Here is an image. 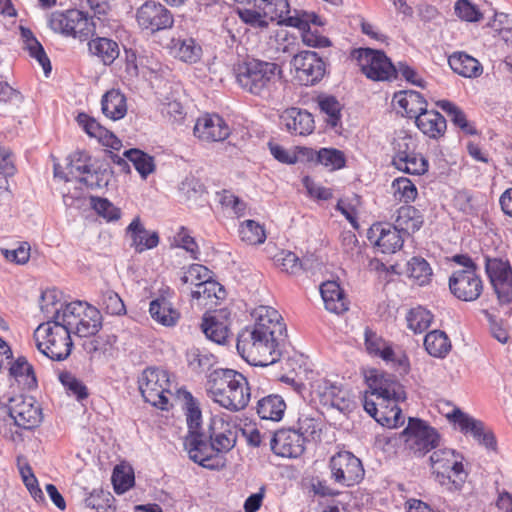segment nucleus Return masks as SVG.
<instances>
[{
  "label": "nucleus",
  "instance_id": "bb28decb",
  "mask_svg": "<svg viewBox=\"0 0 512 512\" xmlns=\"http://www.w3.org/2000/svg\"><path fill=\"white\" fill-rule=\"evenodd\" d=\"M393 101L404 110L409 118L419 117L427 111V101L417 91L405 90L394 94Z\"/></svg>",
  "mask_w": 512,
  "mask_h": 512
},
{
  "label": "nucleus",
  "instance_id": "f257e3e1",
  "mask_svg": "<svg viewBox=\"0 0 512 512\" xmlns=\"http://www.w3.org/2000/svg\"><path fill=\"white\" fill-rule=\"evenodd\" d=\"M253 315L255 324L239 333L236 348L249 364L265 367L279 360L286 327L278 311L270 306H259Z\"/></svg>",
  "mask_w": 512,
  "mask_h": 512
},
{
  "label": "nucleus",
  "instance_id": "72a5a7b5",
  "mask_svg": "<svg viewBox=\"0 0 512 512\" xmlns=\"http://www.w3.org/2000/svg\"><path fill=\"white\" fill-rule=\"evenodd\" d=\"M424 223L422 213L414 206L405 205L397 210L394 225L407 234L418 231Z\"/></svg>",
  "mask_w": 512,
  "mask_h": 512
},
{
  "label": "nucleus",
  "instance_id": "dca6fc26",
  "mask_svg": "<svg viewBox=\"0 0 512 512\" xmlns=\"http://www.w3.org/2000/svg\"><path fill=\"white\" fill-rule=\"evenodd\" d=\"M367 238L387 254L395 253L404 242L401 231L389 223L373 224L367 232Z\"/></svg>",
  "mask_w": 512,
  "mask_h": 512
},
{
  "label": "nucleus",
  "instance_id": "39448f33",
  "mask_svg": "<svg viewBox=\"0 0 512 512\" xmlns=\"http://www.w3.org/2000/svg\"><path fill=\"white\" fill-rule=\"evenodd\" d=\"M206 387L209 397L230 412L245 409L250 401L248 380L233 369L213 370L208 376Z\"/></svg>",
  "mask_w": 512,
  "mask_h": 512
},
{
  "label": "nucleus",
  "instance_id": "a18cd8bd",
  "mask_svg": "<svg viewBox=\"0 0 512 512\" xmlns=\"http://www.w3.org/2000/svg\"><path fill=\"white\" fill-rule=\"evenodd\" d=\"M201 329L209 340L217 344H224L228 338V326L215 316L204 317Z\"/></svg>",
  "mask_w": 512,
  "mask_h": 512
},
{
  "label": "nucleus",
  "instance_id": "f3484780",
  "mask_svg": "<svg viewBox=\"0 0 512 512\" xmlns=\"http://www.w3.org/2000/svg\"><path fill=\"white\" fill-rule=\"evenodd\" d=\"M329 466L335 480L362 479L365 473L360 459L348 451L339 452L332 456Z\"/></svg>",
  "mask_w": 512,
  "mask_h": 512
},
{
  "label": "nucleus",
  "instance_id": "49530a36",
  "mask_svg": "<svg viewBox=\"0 0 512 512\" xmlns=\"http://www.w3.org/2000/svg\"><path fill=\"white\" fill-rule=\"evenodd\" d=\"M415 149L416 143L412 136L405 132H401L393 141L394 156L392 164L394 166L402 165L403 161L416 153Z\"/></svg>",
  "mask_w": 512,
  "mask_h": 512
},
{
  "label": "nucleus",
  "instance_id": "7ed1b4c3",
  "mask_svg": "<svg viewBox=\"0 0 512 512\" xmlns=\"http://www.w3.org/2000/svg\"><path fill=\"white\" fill-rule=\"evenodd\" d=\"M234 75L244 92L265 102L279 100L283 86V70L279 64L248 59L235 65Z\"/></svg>",
  "mask_w": 512,
  "mask_h": 512
},
{
  "label": "nucleus",
  "instance_id": "69168bd1",
  "mask_svg": "<svg viewBox=\"0 0 512 512\" xmlns=\"http://www.w3.org/2000/svg\"><path fill=\"white\" fill-rule=\"evenodd\" d=\"M395 168L407 174L423 175L428 170V161L421 154L415 153Z\"/></svg>",
  "mask_w": 512,
  "mask_h": 512
},
{
  "label": "nucleus",
  "instance_id": "6e6552de",
  "mask_svg": "<svg viewBox=\"0 0 512 512\" xmlns=\"http://www.w3.org/2000/svg\"><path fill=\"white\" fill-rule=\"evenodd\" d=\"M353 57L369 79L385 81L397 78L396 67L382 51L360 48L353 52Z\"/></svg>",
  "mask_w": 512,
  "mask_h": 512
},
{
  "label": "nucleus",
  "instance_id": "58836bf2",
  "mask_svg": "<svg viewBox=\"0 0 512 512\" xmlns=\"http://www.w3.org/2000/svg\"><path fill=\"white\" fill-rule=\"evenodd\" d=\"M102 327V316L100 311L91 306L88 311L78 319L72 333L79 337L94 336Z\"/></svg>",
  "mask_w": 512,
  "mask_h": 512
},
{
  "label": "nucleus",
  "instance_id": "6e6d98bb",
  "mask_svg": "<svg viewBox=\"0 0 512 512\" xmlns=\"http://www.w3.org/2000/svg\"><path fill=\"white\" fill-rule=\"evenodd\" d=\"M316 159L331 171L343 168L346 163L344 153L335 148H321L316 152Z\"/></svg>",
  "mask_w": 512,
  "mask_h": 512
},
{
  "label": "nucleus",
  "instance_id": "20e7f679",
  "mask_svg": "<svg viewBox=\"0 0 512 512\" xmlns=\"http://www.w3.org/2000/svg\"><path fill=\"white\" fill-rule=\"evenodd\" d=\"M42 420V408L32 396H13L9 398L6 410L0 411V436L20 444L25 432L37 428Z\"/></svg>",
  "mask_w": 512,
  "mask_h": 512
},
{
  "label": "nucleus",
  "instance_id": "9b49d317",
  "mask_svg": "<svg viewBox=\"0 0 512 512\" xmlns=\"http://www.w3.org/2000/svg\"><path fill=\"white\" fill-rule=\"evenodd\" d=\"M295 78L300 84L313 86L320 82L326 73V63L314 51H300L291 60Z\"/></svg>",
  "mask_w": 512,
  "mask_h": 512
},
{
  "label": "nucleus",
  "instance_id": "473e14b6",
  "mask_svg": "<svg viewBox=\"0 0 512 512\" xmlns=\"http://www.w3.org/2000/svg\"><path fill=\"white\" fill-rule=\"evenodd\" d=\"M9 375L25 389L31 390L37 387L34 368L23 356L10 362Z\"/></svg>",
  "mask_w": 512,
  "mask_h": 512
},
{
  "label": "nucleus",
  "instance_id": "393cba45",
  "mask_svg": "<svg viewBox=\"0 0 512 512\" xmlns=\"http://www.w3.org/2000/svg\"><path fill=\"white\" fill-rule=\"evenodd\" d=\"M167 47L170 54L186 63H196L201 58L202 48L191 37H172Z\"/></svg>",
  "mask_w": 512,
  "mask_h": 512
},
{
  "label": "nucleus",
  "instance_id": "aec40b11",
  "mask_svg": "<svg viewBox=\"0 0 512 512\" xmlns=\"http://www.w3.org/2000/svg\"><path fill=\"white\" fill-rule=\"evenodd\" d=\"M372 395H377L383 400H394L396 402L405 399L403 386L392 375H375L368 378Z\"/></svg>",
  "mask_w": 512,
  "mask_h": 512
},
{
  "label": "nucleus",
  "instance_id": "c85d7f7f",
  "mask_svg": "<svg viewBox=\"0 0 512 512\" xmlns=\"http://www.w3.org/2000/svg\"><path fill=\"white\" fill-rule=\"evenodd\" d=\"M127 233L131 236L132 246L140 253L156 247L159 243L158 233L146 230L139 217L132 220L127 227Z\"/></svg>",
  "mask_w": 512,
  "mask_h": 512
},
{
  "label": "nucleus",
  "instance_id": "c9c22d12",
  "mask_svg": "<svg viewBox=\"0 0 512 512\" xmlns=\"http://www.w3.org/2000/svg\"><path fill=\"white\" fill-rule=\"evenodd\" d=\"M286 410V403L280 395L271 394L261 398L257 403V414L263 420L278 422Z\"/></svg>",
  "mask_w": 512,
  "mask_h": 512
},
{
  "label": "nucleus",
  "instance_id": "c756f323",
  "mask_svg": "<svg viewBox=\"0 0 512 512\" xmlns=\"http://www.w3.org/2000/svg\"><path fill=\"white\" fill-rule=\"evenodd\" d=\"M450 68L466 78L479 77L483 72L480 62L465 52H455L448 58Z\"/></svg>",
  "mask_w": 512,
  "mask_h": 512
},
{
  "label": "nucleus",
  "instance_id": "a19ab883",
  "mask_svg": "<svg viewBox=\"0 0 512 512\" xmlns=\"http://www.w3.org/2000/svg\"><path fill=\"white\" fill-rule=\"evenodd\" d=\"M90 307L91 305L87 302L79 300L64 304L59 314L60 317L56 321L59 322L60 325L66 326L67 330H70L72 333L78 319H80V317L84 315Z\"/></svg>",
  "mask_w": 512,
  "mask_h": 512
},
{
  "label": "nucleus",
  "instance_id": "c03bdc74",
  "mask_svg": "<svg viewBox=\"0 0 512 512\" xmlns=\"http://www.w3.org/2000/svg\"><path fill=\"white\" fill-rule=\"evenodd\" d=\"M124 157L131 162L140 174L141 178L146 179L151 173L155 171L154 158L142 150L132 148L124 152Z\"/></svg>",
  "mask_w": 512,
  "mask_h": 512
},
{
  "label": "nucleus",
  "instance_id": "423d86ee",
  "mask_svg": "<svg viewBox=\"0 0 512 512\" xmlns=\"http://www.w3.org/2000/svg\"><path fill=\"white\" fill-rule=\"evenodd\" d=\"M33 336L37 349L53 361H63L71 354V332L57 321L41 323Z\"/></svg>",
  "mask_w": 512,
  "mask_h": 512
},
{
  "label": "nucleus",
  "instance_id": "f03ea898",
  "mask_svg": "<svg viewBox=\"0 0 512 512\" xmlns=\"http://www.w3.org/2000/svg\"><path fill=\"white\" fill-rule=\"evenodd\" d=\"M240 428L223 416L211 418L208 434L185 437L184 446L189 458L204 468L217 470L225 465L224 454L237 442Z\"/></svg>",
  "mask_w": 512,
  "mask_h": 512
},
{
  "label": "nucleus",
  "instance_id": "37998d69",
  "mask_svg": "<svg viewBox=\"0 0 512 512\" xmlns=\"http://www.w3.org/2000/svg\"><path fill=\"white\" fill-rule=\"evenodd\" d=\"M426 351L433 357L443 358L451 349V342L445 332L433 330L424 338Z\"/></svg>",
  "mask_w": 512,
  "mask_h": 512
},
{
  "label": "nucleus",
  "instance_id": "4d7b16f0",
  "mask_svg": "<svg viewBox=\"0 0 512 512\" xmlns=\"http://www.w3.org/2000/svg\"><path fill=\"white\" fill-rule=\"evenodd\" d=\"M408 327L415 333H422L430 326L433 315L421 306L413 308L407 314Z\"/></svg>",
  "mask_w": 512,
  "mask_h": 512
},
{
  "label": "nucleus",
  "instance_id": "4c0bfd02",
  "mask_svg": "<svg viewBox=\"0 0 512 512\" xmlns=\"http://www.w3.org/2000/svg\"><path fill=\"white\" fill-rule=\"evenodd\" d=\"M254 4L271 21L287 24V19L291 17L288 0H255Z\"/></svg>",
  "mask_w": 512,
  "mask_h": 512
},
{
  "label": "nucleus",
  "instance_id": "ddd939ff",
  "mask_svg": "<svg viewBox=\"0 0 512 512\" xmlns=\"http://www.w3.org/2000/svg\"><path fill=\"white\" fill-rule=\"evenodd\" d=\"M450 292L459 300L471 302L477 300L483 290V283L477 271L455 270L449 277Z\"/></svg>",
  "mask_w": 512,
  "mask_h": 512
},
{
  "label": "nucleus",
  "instance_id": "a211bd4d",
  "mask_svg": "<svg viewBox=\"0 0 512 512\" xmlns=\"http://www.w3.org/2000/svg\"><path fill=\"white\" fill-rule=\"evenodd\" d=\"M193 132L201 141L219 142L228 138L230 128L219 115L206 114L197 119Z\"/></svg>",
  "mask_w": 512,
  "mask_h": 512
},
{
  "label": "nucleus",
  "instance_id": "cd10ccee",
  "mask_svg": "<svg viewBox=\"0 0 512 512\" xmlns=\"http://www.w3.org/2000/svg\"><path fill=\"white\" fill-rule=\"evenodd\" d=\"M418 129L432 139L442 137L446 131V119L436 110H427L415 120Z\"/></svg>",
  "mask_w": 512,
  "mask_h": 512
},
{
  "label": "nucleus",
  "instance_id": "5fc2aeb1",
  "mask_svg": "<svg viewBox=\"0 0 512 512\" xmlns=\"http://www.w3.org/2000/svg\"><path fill=\"white\" fill-rule=\"evenodd\" d=\"M66 160V170H69L71 178L77 181L92 167L90 163L91 158L84 151H76L72 153Z\"/></svg>",
  "mask_w": 512,
  "mask_h": 512
},
{
  "label": "nucleus",
  "instance_id": "4468645a",
  "mask_svg": "<svg viewBox=\"0 0 512 512\" xmlns=\"http://www.w3.org/2000/svg\"><path fill=\"white\" fill-rule=\"evenodd\" d=\"M324 23L315 13L303 12L287 19V25L296 27L301 32L305 45L310 47H329L330 40L319 34L318 28Z\"/></svg>",
  "mask_w": 512,
  "mask_h": 512
},
{
  "label": "nucleus",
  "instance_id": "0e129e2a",
  "mask_svg": "<svg viewBox=\"0 0 512 512\" xmlns=\"http://www.w3.org/2000/svg\"><path fill=\"white\" fill-rule=\"evenodd\" d=\"M91 204L96 213L107 221H116L121 210L105 198L91 197Z\"/></svg>",
  "mask_w": 512,
  "mask_h": 512
},
{
  "label": "nucleus",
  "instance_id": "ea45409f",
  "mask_svg": "<svg viewBox=\"0 0 512 512\" xmlns=\"http://www.w3.org/2000/svg\"><path fill=\"white\" fill-rule=\"evenodd\" d=\"M448 418L457 423L463 433H470L477 441L487 429L482 421L469 416L459 408L453 409V411L448 414Z\"/></svg>",
  "mask_w": 512,
  "mask_h": 512
},
{
  "label": "nucleus",
  "instance_id": "2f4dec72",
  "mask_svg": "<svg viewBox=\"0 0 512 512\" xmlns=\"http://www.w3.org/2000/svg\"><path fill=\"white\" fill-rule=\"evenodd\" d=\"M105 27L104 20L99 16L96 19L80 11V19H78L77 25L74 26L73 38L80 41H89L98 34H106Z\"/></svg>",
  "mask_w": 512,
  "mask_h": 512
},
{
  "label": "nucleus",
  "instance_id": "f8f14e48",
  "mask_svg": "<svg viewBox=\"0 0 512 512\" xmlns=\"http://www.w3.org/2000/svg\"><path fill=\"white\" fill-rule=\"evenodd\" d=\"M138 26L151 34L170 29L174 23L173 14L164 5L146 1L136 11Z\"/></svg>",
  "mask_w": 512,
  "mask_h": 512
},
{
  "label": "nucleus",
  "instance_id": "b1692460",
  "mask_svg": "<svg viewBox=\"0 0 512 512\" xmlns=\"http://www.w3.org/2000/svg\"><path fill=\"white\" fill-rule=\"evenodd\" d=\"M105 34H98L88 41V51L92 56L97 57L104 65L109 66L120 55L118 42L110 39Z\"/></svg>",
  "mask_w": 512,
  "mask_h": 512
},
{
  "label": "nucleus",
  "instance_id": "13d9d810",
  "mask_svg": "<svg viewBox=\"0 0 512 512\" xmlns=\"http://www.w3.org/2000/svg\"><path fill=\"white\" fill-rule=\"evenodd\" d=\"M318 106L327 115L326 122L336 127L341 119V105L334 96H319Z\"/></svg>",
  "mask_w": 512,
  "mask_h": 512
},
{
  "label": "nucleus",
  "instance_id": "a878e982",
  "mask_svg": "<svg viewBox=\"0 0 512 512\" xmlns=\"http://www.w3.org/2000/svg\"><path fill=\"white\" fill-rule=\"evenodd\" d=\"M320 293L325 308L335 314H341L348 310V302L344 291L335 281H327L320 286Z\"/></svg>",
  "mask_w": 512,
  "mask_h": 512
},
{
  "label": "nucleus",
  "instance_id": "e2e57ef3",
  "mask_svg": "<svg viewBox=\"0 0 512 512\" xmlns=\"http://www.w3.org/2000/svg\"><path fill=\"white\" fill-rule=\"evenodd\" d=\"M211 276V271L201 264L190 265L181 276L182 284L194 285L197 289V284L202 283Z\"/></svg>",
  "mask_w": 512,
  "mask_h": 512
},
{
  "label": "nucleus",
  "instance_id": "09e8293b",
  "mask_svg": "<svg viewBox=\"0 0 512 512\" xmlns=\"http://www.w3.org/2000/svg\"><path fill=\"white\" fill-rule=\"evenodd\" d=\"M407 274L415 282L422 286L428 284L432 277V269L429 263L422 257H413L407 263Z\"/></svg>",
  "mask_w": 512,
  "mask_h": 512
},
{
  "label": "nucleus",
  "instance_id": "2eb2a0df",
  "mask_svg": "<svg viewBox=\"0 0 512 512\" xmlns=\"http://www.w3.org/2000/svg\"><path fill=\"white\" fill-rule=\"evenodd\" d=\"M305 440L294 428L278 430L270 437L272 451L281 457L297 458L305 450Z\"/></svg>",
  "mask_w": 512,
  "mask_h": 512
},
{
  "label": "nucleus",
  "instance_id": "79ce46f5",
  "mask_svg": "<svg viewBox=\"0 0 512 512\" xmlns=\"http://www.w3.org/2000/svg\"><path fill=\"white\" fill-rule=\"evenodd\" d=\"M436 105L441 108L448 115L450 121L464 133L469 135L477 134L476 128L467 120L466 114L457 105L448 100H440Z\"/></svg>",
  "mask_w": 512,
  "mask_h": 512
},
{
  "label": "nucleus",
  "instance_id": "412c9836",
  "mask_svg": "<svg viewBox=\"0 0 512 512\" xmlns=\"http://www.w3.org/2000/svg\"><path fill=\"white\" fill-rule=\"evenodd\" d=\"M280 119L286 129L295 135L311 134L315 128L312 114L299 108L285 110Z\"/></svg>",
  "mask_w": 512,
  "mask_h": 512
},
{
  "label": "nucleus",
  "instance_id": "603ef678",
  "mask_svg": "<svg viewBox=\"0 0 512 512\" xmlns=\"http://www.w3.org/2000/svg\"><path fill=\"white\" fill-rule=\"evenodd\" d=\"M115 499L110 491L103 489H94L85 498L87 507L96 510V512L114 511L113 503Z\"/></svg>",
  "mask_w": 512,
  "mask_h": 512
},
{
  "label": "nucleus",
  "instance_id": "bf43d9fd",
  "mask_svg": "<svg viewBox=\"0 0 512 512\" xmlns=\"http://www.w3.org/2000/svg\"><path fill=\"white\" fill-rule=\"evenodd\" d=\"M274 262L281 271L291 275H296L302 271L301 260L291 251H280L274 256Z\"/></svg>",
  "mask_w": 512,
  "mask_h": 512
},
{
  "label": "nucleus",
  "instance_id": "5701e85b",
  "mask_svg": "<svg viewBox=\"0 0 512 512\" xmlns=\"http://www.w3.org/2000/svg\"><path fill=\"white\" fill-rule=\"evenodd\" d=\"M77 122L90 137L98 139L102 145L114 150H119L121 148V140L89 115L79 113L77 116Z\"/></svg>",
  "mask_w": 512,
  "mask_h": 512
},
{
  "label": "nucleus",
  "instance_id": "de8ad7c7",
  "mask_svg": "<svg viewBox=\"0 0 512 512\" xmlns=\"http://www.w3.org/2000/svg\"><path fill=\"white\" fill-rule=\"evenodd\" d=\"M238 232L240 239L248 245H259L266 240L264 227L254 220L243 221Z\"/></svg>",
  "mask_w": 512,
  "mask_h": 512
},
{
  "label": "nucleus",
  "instance_id": "0eeeda50",
  "mask_svg": "<svg viewBox=\"0 0 512 512\" xmlns=\"http://www.w3.org/2000/svg\"><path fill=\"white\" fill-rule=\"evenodd\" d=\"M139 390L144 400L162 410L167 409L171 381L166 370L149 367L146 368L138 379Z\"/></svg>",
  "mask_w": 512,
  "mask_h": 512
},
{
  "label": "nucleus",
  "instance_id": "7c9ffc66",
  "mask_svg": "<svg viewBox=\"0 0 512 512\" xmlns=\"http://www.w3.org/2000/svg\"><path fill=\"white\" fill-rule=\"evenodd\" d=\"M149 312L155 321L167 327L175 326L180 319L178 310L164 297L152 300L149 305Z\"/></svg>",
  "mask_w": 512,
  "mask_h": 512
},
{
  "label": "nucleus",
  "instance_id": "9d476101",
  "mask_svg": "<svg viewBox=\"0 0 512 512\" xmlns=\"http://www.w3.org/2000/svg\"><path fill=\"white\" fill-rule=\"evenodd\" d=\"M485 272L501 304L512 302V267L508 260L485 256Z\"/></svg>",
  "mask_w": 512,
  "mask_h": 512
},
{
  "label": "nucleus",
  "instance_id": "338daca9",
  "mask_svg": "<svg viewBox=\"0 0 512 512\" xmlns=\"http://www.w3.org/2000/svg\"><path fill=\"white\" fill-rule=\"evenodd\" d=\"M454 10L455 14L466 22H478L483 17L477 6L469 0H457Z\"/></svg>",
  "mask_w": 512,
  "mask_h": 512
},
{
  "label": "nucleus",
  "instance_id": "4be33fe9",
  "mask_svg": "<svg viewBox=\"0 0 512 512\" xmlns=\"http://www.w3.org/2000/svg\"><path fill=\"white\" fill-rule=\"evenodd\" d=\"M312 388L313 392L320 398V401L324 405L335 407L340 411L349 408V400L346 398V392L329 380L320 379L312 385Z\"/></svg>",
  "mask_w": 512,
  "mask_h": 512
},
{
  "label": "nucleus",
  "instance_id": "1a4fd4ad",
  "mask_svg": "<svg viewBox=\"0 0 512 512\" xmlns=\"http://www.w3.org/2000/svg\"><path fill=\"white\" fill-rule=\"evenodd\" d=\"M403 434L406 436L407 447L416 456H424L435 449L440 441L437 430L418 418H409Z\"/></svg>",
  "mask_w": 512,
  "mask_h": 512
},
{
  "label": "nucleus",
  "instance_id": "e433bc0d",
  "mask_svg": "<svg viewBox=\"0 0 512 512\" xmlns=\"http://www.w3.org/2000/svg\"><path fill=\"white\" fill-rule=\"evenodd\" d=\"M78 19H80V10L77 9L54 12L51 14L49 25L53 31L73 37L74 26L77 25Z\"/></svg>",
  "mask_w": 512,
  "mask_h": 512
},
{
  "label": "nucleus",
  "instance_id": "8fccbe9b",
  "mask_svg": "<svg viewBox=\"0 0 512 512\" xmlns=\"http://www.w3.org/2000/svg\"><path fill=\"white\" fill-rule=\"evenodd\" d=\"M185 398V415L189 428V433L186 437H192L193 435H203L204 433L199 431L201 427L202 414L198 403L193 398L191 393H187Z\"/></svg>",
  "mask_w": 512,
  "mask_h": 512
},
{
  "label": "nucleus",
  "instance_id": "f704fd0d",
  "mask_svg": "<svg viewBox=\"0 0 512 512\" xmlns=\"http://www.w3.org/2000/svg\"><path fill=\"white\" fill-rule=\"evenodd\" d=\"M101 109L103 114L112 120L122 119L127 113L124 94L116 89L107 91L102 97Z\"/></svg>",
  "mask_w": 512,
  "mask_h": 512
},
{
  "label": "nucleus",
  "instance_id": "3c124183",
  "mask_svg": "<svg viewBox=\"0 0 512 512\" xmlns=\"http://www.w3.org/2000/svg\"><path fill=\"white\" fill-rule=\"evenodd\" d=\"M58 294L56 289H48L41 295V310L46 321H56L60 317L64 304L58 299Z\"/></svg>",
  "mask_w": 512,
  "mask_h": 512
},
{
  "label": "nucleus",
  "instance_id": "864d4df0",
  "mask_svg": "<svg viewBox=\"0 0 512 512\" xmlns=\"http://www.w3.org/2000/svg\"><path fill=\"white\" fill-rule=\"evenodd\" d=\"M191 297L193 299L211 300L215 298L220 300L225 297V291L223 286L210 276L208 280L197 284V289L191 291Z\"/></svg>",
  "mask_w": 512,
  "mask_h": 512
},
{
  "label": "nucleus",
  "instance_id": "774afa93",
  "mask_svg": "<svg viewBox=\"0 0 512 512\" xmlns=\"http://www.w3.org/2000/svg\"><path fill=\"white\" fill-rule=\"evenodd\" d=\"M299 435L303 436L305 441L314 439L318 432L321 431L320 423L313 417L301 415L297 421V429Z\"/></svg>",
  "mask_w": 512,
  "mask_h": 512
},
{
  "label": "nucleus",
  "instance_id": "052dcab7",
  "mask_svg": "<svg viewBox=\"0 0 512 512\" xmlns=\"http://www.w3.org/2000/svg\"><path fill=\"white\" fill-rule=\"evenodd\" d=\"M98 304L107 314L122 315L125 313V305L122 299L112 290L104 291Z\"/></svg>",
  "mask_w": 512,
  "mask_h": 512
},
{
  "label": "nucleus",
  "instance_id": "6ab92c4d",
  "mask_svg": "<svg viewBox=\"0 0 512 512\" xmlns=\"http://www.w3.org/2000/svg\"><path fill=\"white\" fill-rule=\"evenodd\" d=\"M431 468L437 477L451 479L463 472L462 457L452 449L444 448L433 452L430 456Z\"/></svg>",
  "mask_w": 512,
  "mask_h": 512
},
{
  "label": "nucleus",
  "instance_id": "680f3d73",
  "mask_svg": "<svg viewBox=\"0 0 512 512\" xmlns=\"http://www.w3.org/2000/svg\"><path fill=\"white\" fill-rule=\"evenodd\" d=\"M395 196H398L399 200L408 203L417 197V188L415 184L408 178L399 177L392 182Z\"/></svg>",
  "mask_w": 512,
  "mask_h": 512
}]
</instances>
